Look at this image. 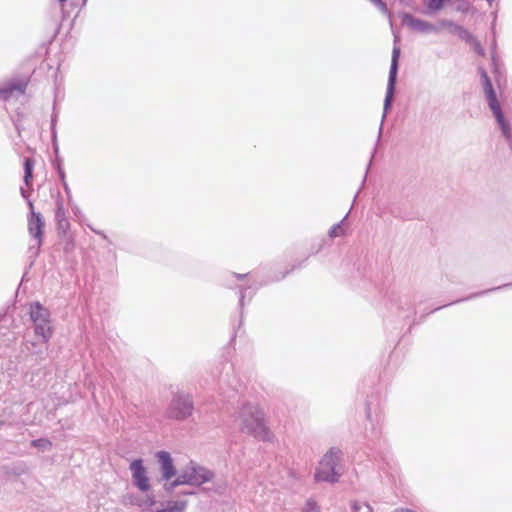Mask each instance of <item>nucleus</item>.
Instances as JSON below:
<instances>
[{
	"label": "nucleus",
	"mask_w": 512,
	"mask_h": 512,
	"mask_svg": "<svg viewBox=\"0 0 512 512\" xmlns=\"http://www.w3.org/2000/svg\"><path fill=\"white\" fill-rule=\"evenodd\" d=\"M235 423L241 432L259 440L270 441L273 438L266 424L264 412L256 404L244 403L235 415Z\"/></svg>",
	"instance_id": "nucleus-1"
},
{
	"label": "nucleus",
	"mask_w": 512,
	"mask_h": 512,
	"mask_svg": "<svg viewBox=\"0 0 512 512\" xmlns=\"http://www.w3.org/2000/svg\"><path fill=\"white\" fill-rule=\"evenodd\" d=\"M214 478V473L194 462H190L186 467L181 469L176 478L171 482L164 483L163 489L167 493H172L175 488L181 485L201 486L210 482Z\"/></svg>",
	"instance_id": "nucleus-2"
},
{
	"label": "nucleus",
	"mask_w": 512,
	"mask_h": 512,
	"mask_svg": "<svg viewBox=\"0 0 512 512\" xmlns=\"http://www.w3.org/2000/svg\"><path fill=\"white\" fill-rule=\"evenodd\" d=\"M481 78L489 108L491 109L501 129L502 135L510 143V146L512 148V122L505 119L500 107V103L498 102L495 91L493 89L492 83L485 71H481Z\"/></svg>",
	"instance_id": "nucleus-3"
},
{
	"label": "nucleus",
	"mask_w": 512,
	"mask_h": 512,
	"mask_svg": "<svg viewBox=\"0 0 512 512\" xmlns=\"http://www.w3.org/2000/svg\"><path fill=\"white\" fill-rule=\"evenodd\" d=\"M342 452L339 449H330L320 460L316 473V481H325L330 483L338 482L342 471L341 462Z\"/></svg>",
	"instance_id": "nucleus-4"
},
{
	"label": "nucleus",
	"mask_w": 512,
	"mask_h": 512,
	"mask_svg": "<svg viewBox=\"0 0 512 512\" xmlns=\"http://www.w3.org/2000/svg\"><path fill=\"white\" fill-rule=\"evenodd\" d=\"M29 313L34 324L35 335L40 337L43 343H48L53 335L50 312L39 302H35L30 305Z\"/></svg>",
	"instance_id": "nucleus-5"
},
{
	"label": "nucleus",
	"mask_w": 512,
	"mask_h": 512,
	"mask_svg": "<svg viewBox=\"0 0 512 512\" xmlns=\"http://www.w3.org/2000/svg\"><path fill=\"white\" fill-rule=\"evenodd\" d=\"M135 503L144 512H185L188 506L185 499H170L158 503L153 495H146Z\"/></svg>",
	"instance_id": "nucleus-6"
},
{
	"label": "nucleus",
	"mask_w": 512,
	"mask_h": 512,
	"mask_svg": "<svg viewBox=\"0 0 512 512\" xmlns=\"http://www.w3.org/2000/svg\"><path fill=\"white\" fill-rule=\"evenodd\" d=\"M193 403L191 398L185 394H176L173 396L166 414L171 419L184 420L191 416Z\"/></svg>",
	"instance_id": "nucleus-7"
},
{
	"label": "nucleus",
	"mask_w": 512,
	"mask_h": 512,
	"mask_svg": "<svg viewBox=\"0 0 512 512\" xmlns=\"http://www.w3.org/2000/svg\"><path fill=\"white\" fill-rule=\"evenodd\" d=\"M133 485L141 492L146 493L151 489V480L148 470L142 459H135L129 465Z\"/></svg>",
	"instance_id": "nucleus-8"
},
{
	"label": "nucleus",
	"mask_w": 512,
	"mask_h": 512,
	"mask_svg": "<svg viewBox=\"0 0 512 512\" xmlns=\"http://www.w3.org/2000/svg\"><path fill=\"white\" fill-rule=\"evenodd\" d=\"M400 56V48L394 47L392 51V58H391V66L389 71V77H388V83H387V90H386V96L384 100V114L388 111V109L391 106L394 91H395V84L397 79V72H398V60ZM385 117V115H383Z\"/></svg>",
	"instance_id": "nucleus-9"
},
{
	"label": "nucleus",
	"mask_w": 512,
	"mask_h": 512,
	"mask_svg": "<svg viewBox=\"0 0 512 512\" xmlns=\"http://www.w3.org/2000/svg\"><path fill=\"white\" fill-rule=\"evenodd\" d=\"M30 216L28 217V232L35 239L36 247L42 244L44 221L40 213L34 211L33 203L28 201Z\"/></svg>",
	"instance_id": "nucleus-10"
},
{
	"label": "nucleus",
	"mask_w": 512,
	"mask_h": 512,
	"mask_svg": "<svg viewBox=\"0 0 512 512\" xmlns=\"http://www.w3.org/2000/svg\"><path fill=\"white\" fill-rule=\"evenodd\" d=\"M156 456L160 465L161 480L165 483L171 482L172 478H176L178 474L170 454L166 451H160Z\"/></svg>",
	"instance_id": "nucleus-11"
},
{
	"label": "nucleus",
	"mask_w": 512,
	"mask_h": 512,
	"mask_svg": "<svg viewBox=\"0 0 512 512\" xmlns=\"http://www.w3.org/2000/svg\"><path fill=\"white\" fill-rule=\"evenodd\" d=\"M402 24L404 26H407L413 31L419 32V33H431L436 30L435 26L429 22H426L424 20L415 18L414 16L410 14H404L402 16Z\"/></svg>",
	"instance_id": "nucleus-12"
},
{
	"label": "nucleus",
	"mask_w": 512,
	"mask_h": 512,
	"mask_svg": "<svg viewBox=\"0 0 512 512\" xmlns=\"http://www.w3.org/2000/svg\"><path fill=\"white\" fill-rule=\"evenodd\" d=\"M25 88H26V84L20 83V84L13 85V86L5 88V89H1L0 97L7 99L14 93V91H17L19 94H23L25 92Z\"/></svg>",
	"instance_id": "nucleus-13"
},
{
	"label": "nucleus",
	"mask_w": 512,
	"mask_h": 512,
	"mask_svg": "<svg viewBox=\"0 0 512 512\" xmlns=\"http://www.w3.org/2000/svg\"><path fill=\"white\" fill-rule=\"evenodd\" d=\"M347 216L346 215L341 222L333 225L330 230H329V236L331 238H336V237H339V236H342L345 234V229L343 228V223L346 221L347 219Z\"/></svg>",
	"instance_id": "nucleus-14"
},
{
	"label": "nucleus",
	"mask_w": 512,
	"mask_h": 512,
	"mask_svg": "<svg viewBox=\"0 0 512 512\" xmlns=\"http://www.w3.org/2000/svg\"><path fill=\"white\" fill-rule=\"evenodd\" d=\"M55 218L60 226H63L64 223L67 224L66 213L62 201H57Z\"/></svg>",
	"instance_id": "nucleus-15"
},
{
	"label": "nucleus",
	"mask_w": 512,
	"mask_h": 512,
	"mask_svg": "<svg viewBox=\"0 0 512 512\" xmlns=\"http://www.w3.org/2000/svg\"><path fill=\"white\" fill-rule=\"evenodd\" d=\"M33 161L30 158H26L24 161V182L27 186L30 185L32 179Z\"/></svg>",
	"instance_id": "nucleus-16"
},
{
	"label": "nucleus",
	"mask_w": 512,
	"mask_h": 512,
	"mask_svg": "<svg viewBox=\"0 0 512 512\" xmlns=\"http://www.w3.org/2000/svg\"><path fill=\"white\" fill-rule=\"evenodd\" d=\"M467 42L471 46V48L476 52L477 54L483 56L484 55V49L482 48L480 42L473 37L472 35H468Z\"/></svg>",
	"instance_id": "nucleus-17"
},
{
	"label": "nucleus",
	"mask_w": 512,
	"mask_h": 512,
	"mask_svg": "<svg viewBox=\"0 0 512 512\" xmlns=\"http://www.w3.org/2000/svg\"><path fill=\"white\" fill-rule=\"evenodd\" d=\"M353 512H373L371 506L366 502L355 501L352 504Z\"/></svg>",
	"instance_id": "nucleus-18"
},
{
	"label": "nucleus",
	"mask_w": 512,
	"mask_h": 512,
	"mask_svg": "<svg viewBox=\"0 0 512 512\" xmlns=\"http://www.w3.org/2000/svg\"><path fill=\"white\" fill-rule=\"evenodd\" d=\"M32 445L35 447H38L42 450H48L51 446V443L46 439H38V440H34L32 442Z\"/></svg>",
	"instance_id": "nucleus-19"
},
{
	"label": "nucleus",
	"mask_w": 512,
	"mask_h": 512,
	"mask_svg": "<svg viewBox=\"0 0 512 512\" xmlns=\"http://www.w3.org/2000/svg\"><path fill=\"white\" fill-rule=\"evenodd\" d=\"M303 512H320V509L313 500H308L303 508Z\"/></svg>",
	"instance_id": "nucleus-20"
},
{
	"label": "nucleus",
	"mask_w": 512,
	"mask_h": 512,
	"mask_svg": "<svg viewBox=\"0 0 512 512\" xmlns=\"http://www.w3.org/2000/svg\"><path fill=\"white\" fill-rule=\"evenodd\" d=\"M372 2L382 13H388L387 6L382 0H369Z\"/></svg>",
	"instance_id": "nucleus-21"
},
{
	"label": "nucleus",
	"mask_w": 512,
	"mask_h": 512,
	"mask_svg": "<svg viewBox=\"0 0 512 512\" xmlns=\"http://www.w3.org/2000/svg\"><path fill=\"white\" fill-rule=\"evenodd\" d=\"M144 497H141V498H138V497H134L133 495H127L123 498V503L126 505V504H133V505H136L137 504L135 502L143 499Z\"/></svg>",
	"instance_id": "nucleus-22"
},
{
	"label": "nucleus",
	"mask_w": 512,
	"mask_h": 512,
	"mask_svg": "<svg viewBox=\"0 0 512 512\" xmlns=\"http://www.w3.org/2000/svg\"><path fill=\"white\" fill-rule=\"evenodd\" d=\"M21 194H22V196H23L24 198H27V197H28V196H27V194H26V191H25L23 188H21Z\"/></svg>",
	"instance_id": "nucleus-23"
},
{
	"label": "nucleus",
	"mask_w": 512,
	"mask_h": 512,
	"mask_svg": "<svg viewBox=\"0 0 512 512\" xmlns=\"http://www.w3.org/2000/svg\"><path fill=\"white\" fill-rule=\"evenodd\" d=\"M194 492L193 491H188V492H183L182 495H193Z\"/></svg>",
	"instance_id": "nucleus-24"
},
{
	"label": "nucleus",
	"mask_w": 512,
	"mask_h": 512,
	"mask_svg": "<svg viewBox=\"0 0 512 512\" xmlns=\"http://www.w3.org/2000/svg\"><path fill=\"white\" fill-rule=\"evenodd\" d=\"M237 277L240 279V278L244 277V275L239 274V275H237Z\"/></svg>",
	"instance_id": "nucleus-25"
},
{
	"label": "nucleus",
	"mask_w": 512,
	"mask_h": 512,
	"mask_svg": "<svg viewBox=\"0 0 512 512\" xmlns=\"http://www.w3.org/2000/svg\"><path fill=\"white\" fill-rule=\"evenodd\" d=\"M510 285H511V284H506V285H504L503 287L510 286Z\"/></svg>",
	"instance_id": "nucleus-26"
},
{
	"label": "nucleus",
	"mask_w": 512,
	"mask_h": 512,
	"mask_svg": "<svg viewBox=\"0 0 512 512\" xmlns=\"http://www.w3.org/2000/svg\"><path fill=\"white\" fill-rule=\"evenodd\" d=\"M60 2H64L65 0H59Z\"/></svg>",
	"instance_id": "nucleus-27"
},
{
	"label": "nucleus",
	"mask_w": 512,
	"mask_h": 512,
	"mask_svg": "<svg viewBox=\"0 0 512 512\" xmlns=\"http://www.w3.org/2000/svg\"><path fill=\"white\" fill-rule=\"evenodd\" d=\"M87 0H84V3L86 2Z\"/></svg>",
	"instance_id": "nucleus-28"
}]
</instances>
